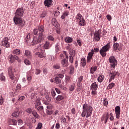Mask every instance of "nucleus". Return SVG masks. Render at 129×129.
<instances>
[{
	"label": "nucleus",
	"mask_w": 129,
	"mask_h": 129,
	"mask_svg": "<svg viewBox=\"0 0 129 129\" xmlns=\"http://www.w3.org/2000/svg\"><path fill=\"white\" fill-rule=\"evenodd\" d=\"M82 19H84V18H83V16H82L80 13H78L76 16V19L77 20V22L81 21V20H82Z\"/></svg>",
	"instance_id": "a878e982"
},
{
	"label": "nucleus",
	"mask_w": 129,
	"mask_h": 129,
	"mask_svg": "<svg viewBox=\"0 0 129 129\" xmlns=\"http://www.w3.org/2000/svg\"><path fill=\"white\" fill-rule=\"evenodd\" d=\"M15 90H16V92H19V91H20V90H21L20 85H18L16 86Z\"/></svg>",
	"instance_id": "864d4df0"
},
{
	"label": "nucleus",
	"mask_w": 129,
	"mask_h": 129,
	"mask_svg": "<svg viewBox=\"0 0 129 129\" xmlns=\"http://www.w3.org/2000/svg\"><path fill=\"white\" fill-rule=\"evenodd\" d=\"M24 15V10L22 8H18L15 12V17H20L22 18Z\"/></svg>",
	"instance_id": "f8f14e48"
},
{
	"label": "nucleus",
	"mask_w": 129,
	"mask_h": 129,
	"mask_svg": "<svg viewBox=\"0 0 129 129\" xmlns=\"http://www.w3.org/2000/svg\"><path fill=\"white\" fill-rule=\"evenodd\" d=\"M97 70V67L95 66L94 67H92L90 69V73L91 74H94V72Z\"/></svg>",
	"instance_id": "ea45409f"
},
{
	"label": "nucleus",
	"mask_w": 129,
	"mask_h": 129,
	"mask_svg": "<svg viewBox=\"0 0 129 129\" xmlns=\"http://www.w3.org/2000/svg\"><path fill=\"white\" fill-rule=\"evenodd\" d=\"M82 80H83V76H81L78 78V84H82Z\"/></svg>",
	"instance_id": "c03bdc74"
},
{
	"label": "nucleus",
	"mask_w": 129,
	"mask_h": 129,
	"mask_svg": "<svg viewBox=\"0 0 129 129\" xmlns=\"http://www.w3.org/2000/svg\"><path fill=\"white\" fill-rule=\"evenodd\" d=\"M46 16H47V12L44 11L41 14L40 18H42V19H43V18H45Z\"/></svg>",
	"instance_id": "8fccbe9b"
},
{
	"label": "nucleus",
	"mask_w": 129,
	"mask_h": 129,
	"mask_svg": "<svg viewBox=\"0 0 129 129\" xmlns=\"http://www.w3.org/2000/svg\"><path fill=\"white\" fill-rule=\"evenodd\" d=\"M12 53L16 56L17 55V56H20V55H21V50L18 49H14L13 50Z\"/></svg>",
	"instance_id": "b1692460"
},
{
	"label": "nucleus",
	"mask_w": 129,
	"mask_h": 129,
	"mask_svg": "<svg viewBox=\"0 0 129 129\" xmlns=\"http://www.w3.org/2000/svg\"><path fill=\"white\" fill-rule=\"evenodd\" d=\"M3 46L6 47V48H10V44L8 39V37H5L2 43Z\"/></svg>",
	"instance_id": "4468645a"
},
{
	"label": "nucleus",
	"mask_w": 129,
	"mask_h": 129,
	"mask_svg": "<svg viewBox=\"0 0 129 129\" xmlns=\"http://www.w3.org/2000/svg\"><path fill=\"white\" fill-rule=\"evenodd\" d=\"M109 115L110 116V120H111V121H112V120H114V117L113 116L112 112L110 113Z\"/></svg>",
	"instance_id": "5fc2aeb1"
},
{
	"label": "nucleus",
	"mask_w": 129,
	"mask_h": 129,
	"mask_svg": "<svg viewBox=\"0 0 129 129\" xmlns=\"http://www.w3.org/2000/svg\"><path fill=\"white\" fill-rule=\"evenodd\" d=\"M64 99V96L58 95L55 99V102L57 104H60L61 100H63Z\"/></svg>",
	"instance_id": "dca6fc26"
},
{
	"label": "nucleus",
	"mask_w": 129,
	"mask_h": 129,
	"mask_svg": "<svg viewBox=\"0 0 129 129\" xmlns=\"http://www.w3.org/2000/svg\"><path fill=\"white\" fill-rule=\"evenodd\" d=\"M60 57L61 58V59H64V58L68 59V55H67V53L64 51L62 53H61L60 54Z\"/></svg>",
	"instance_id": "393cba45"
},
{
	"label": "nucleus",
	"mask_w": 129,
	"mask_h": 129,
	"mask_svg": "<svg viewBox=\"0 0 129 129\" xmlns=\"http://www.w3.org/2000/svg\"><path fill=\"white\" fill-rule=\"evenodd\" d=\"M26 112L30 114L33 112V111L31 108H29L26 109Z\"/></svg>",
	"instance_id": "4d7b16f0"
},
{
	"label": "nucleus",
	"mask_w": 129,
	"mask_h": 129,
	"mask_svg": "<svg viewBox=\"0 0 129 129\" xmlns=\"http://www.w3.org/2000/svg\"><path fill=\"white\" fill-rule=\"evenodd\" d=\"M104 79V76L100 75L98 78L97 80L98 82H99L100 83H101V82L103 81Z\"/></svg>",
	"instance_id": "4c0bfd02"
},
{
	"label": "nucleus",
	"mask_w": 129,
	"mask_h": 129,
	"mask_svg": "<svg viewBox=\"0 0 129 129\" xmlns=\"http://www.w3.org/2000/svg\"><path fill=\"white\" fill-rule=\"evenodd\" d=\"M118 75V72H116L114 71V70H112L111 71L109 72V77L110 79H109V83H110L112 80H114V78H115V76Z\"/></svg>",
	"instance_id": "0eeeda50"
},
{
	"label": "nucleus",
	"mask_w": 129,
	"mask_h": 129,
	"mask_svg": "<svg viewBox=\"0 0 129 129\" xmlns=\"http://www.w3.org/2000/svg\"><path fill=\"white\" fill-rule=\"evenodd\" d=\"M24 56L26 57H28V58H31L32 57V53L30 50H26L25 51Z\"/></svg>",
	"instance_id": "4be33fe9"
},
{
	"label": "nucleus",
	"mask_w": 129,
	"mask_h": 129,
	"mask_svg": "<svg viewBox=\"0 0 129 129\" xmlns=\"http://www.w3.org/2000/svg\"><path fill=\"white\" fill-rule=\"evenodd\" d=\"M65 80L66 83H69L71 81V78L69 76H66Z\"/></svg>",
	"instance_id": "a18cd8bd"
},
{
	"label": "nucleus",
	"mask_w": 129,
	"mask_h": 129,
	"mask_svg": "<svg viewBox=\"0 0 129 129\" xmlns=\"http://www.w3.org/2000/svg\"><path fill=\"white\" fill-rule=\"evenodd\" d=\"M73 57L74 56H71V55H70L69 56V60L70 63H73V60H74Z\"/></svg>",
	"instance_id": "0e129e2a"
},
{
	"label": "nucleus",
	"mask_w": 129,
	"mask_h": 129,
	"mask_svg": "<svg viewBox=\"0 0 129 129\" xmlns=\"http://www.w3.org/2000/svg\"><path fill=\"white\" fill-rule=\"evenodd\" d=\"M8 71L10 79H11V80H14L15 82H17V78L14 76V72H13V67H9Z\"/></svg>",
	"instance_id": "1a4fd4ad"
},
{
	"label": "nucleus",
	"mask_w": 129,
	"mask_h": 129,
	"mask_svg": "<svg viewBox=\"0 0 129 129\" xmlns=\"http://www.w3.org/2000/svg\"><path fill=\"white\" fill-rule=\"evenodd\" d=\"M115 113L117 119H119L120 117V107L119 106H117L115 107Z\"/></svg>",
	"instance_id": "ddd939ff"
},
{
	"label": "nucleus",
	"mask_w": 129,
	"mask_h": 129,
	"mask_svg": "<svg viewBox=\"0 0 129 129\" xmlns=\"http://www.w3.org/2000/svg\"><path fill=\"white\" fill-rule=\"evenodd\" d=\"M55 51L56 53L58 52H60L61 51V47H60V45L59 43H57L55 46Z\"/></svg>",
	"instance_id": "cd10ccee"
},
{
	"label": "nucleus",
	"mask_w": 129,
	"mask_h": 129,
	"mask_svg": "<svg viewBox=\"0 0 129 129\" xmlns=\"http://www.w3.org/2000/svg\"><path fill=\"white\" fill-rule=\"evenodd\" d=\"M37 109L39 112L40 111H43V110H44V107H43V106H39L37 107Z\"/></svg>",
	"instance_id": "09e8293b"
},
{
	"label": "nucleus",
	"mask_w": 129,
	"mask_h": 129,
	"mask_svg": "<svg viewBox=\"0 0 129 129\" xmlns=\"http://www.w3.org/2000/svg\"><path fill=\"white\" fill-rule=\"evenodd\" d=\"M0 80L4 82H6V77L4 75V73H2L0 74Z\"/></svg>",
	"instance_id": "c9c22d12"
},
{
	"label": "nucleus",
	"mask_w": 129,
	"mask_h": 129,
	"mask_svg": "<svg viewBox=\"0 0 129 129\" xmlns=\"http://www.w3.org/2000/svg\"><path fill=\"white\" fill-rule=\"evenodd\" d=\"M61 64L62 67H68L69 63H68V59L64 58L61 61Z\"/></svg>",
	"instance_id": "a211bd4d"
},
{
	"label": "nucleus",
	"mask_w": 129,
	"mask_h": 129,
	"mask_svg": "<svg viewBox=\"0 0 129 129\" xmlns=\"http://www.w3.org/2000/svg\"><path fill=\"white\" fill-rule=\"evenodd\" d=\"M75 89L74 85H72L71 87H70V91H73L74 89Z\"/></svg>",
	"instance_id": "69168bd1"
},
{
	"label": "nucleus",
	"mask_w": 129,
	"mask_h": 129,
	"mask_svg": "<svg viewBox=\"0 0 129 129\" xmlns=\"http://www.w3.org/2000/svg\"><path fill=\"white\" fill-rule=\"evenodd\" d=\"M13 21L15 25H19L21 27H24L26 23L23 20V18L18 16H15L13 18Z\"/></svg>",
	"instance_id": "20e7f679"
},
{
	"label": "nucleus",
	"mask_w": 129,
	"mask_h": 129,
	"mask_svg": "<svg viewBox=\"0 0 129 129\" xmlns=\"http://www.w3.org/2000/svg\"><path fill=\"white\" fill-rule=\"evenodd\" d=\"M8 58V61H9L10 63H14L16 60H17V61H19V60H20L19 56L16 55L10 54Z\"/></svg>",
	"instance_id": "9d476101"
},
{
	"label": "nucleus",
	"mask_w": 129,
	"mask_h": 129,
	"mask_svg": "<svg viewBox=\"0 0 129 129\" xmlns=\"http://www.w3.org/2000/svg\"><path fill=\"white\" fill-rule=\"evenodd\" d=\"M78 22V25L81 26H86V22H85V19L82 18V20H79Z\"/></svg>",
	"instance_id": "6ab92c4d"
},
{
	"label": "nucleus",
	"mask_w": 129,
	"mask_h": 129,
	"mask_svg": "<svg viewBox=\"0 0 129 129\" xmlns=\"http://www.w3.org/2000/svg\"><path fill=\"white\" fill-rule=\"evenodd\" d=\"M70 74L71 75L74 74V67L73 66H70Z\"/></svg>",
	"instance_id": "f704fd0d"
},
{
	"label": "nucleus",
	"mask_w": 129,
	"mask_h": 129,
	"mask_svg": "<svg viewBox=\"0 0 129 129\" xmlns=\"http://www.w3.org/2000/svg\"><path fill=\"white\" fill-rule=\"evenodd\" d=\"M30 75H31V71H29L28 73H27V75L28 83H30V82H31V81L32 80V76H31Z\"/></svg>",
	"instance_id": "2f4dec72"
},
{
	"label": "nucleus",
	"mask_w": 129,
	"mask_h": 129,
	"mask_svg": "<svg viewBox=\"0 0 129 129\" xmlns=\"http://www.w3.org/2000/svg\"><path fill=\"white\" fill-rule=\"evenodd\" d=\"M24 63L25 64H26V65H30V64L31 63V62H30L29 60H28L27 59H26L24 60Z\"/></svg>",
	"instance_id": "052dcab7"
},
{
	"label": "nucleus",
	"mask_w": 129,
	"mask_h": 129,
	"mask_svg": "<svg viewBox=\"0 0 129 129\" xmlns=\"http://www.w3.org/2000/svg\"><path fill=\"white\" fill-rule=\"evenodd\" d=\"M114 86H115V84L114 83H111L108 85L107 89H108V90L112 89Z\"/></svg>",
	"instance_id": "72a5a7b5"
},
{
	"label": "nucleus",
	"mask_w": 129,
	"mask_h": 129,
	"mask_svg": "<svg viewBox=\"0 0 129 129\" xmlns=\"http://www.w3.org/2000/svg\"><path fill=\"white\" fill-rule=\"evenodd\" d=\"M51 23L52 25H53V26L54 27H56L57 25L58 24V22H57V20L55 18H52Z\"/></svg>",
	"instance_id": "58836bf2"
},
{
	"label": "nucleus",
	"mask_w": 129,
	"mask_h": 129,
	"mask_svg": "<svg viewBox=\"0 0 129 129\" xmlns=\"http://www.w3.org/2000/svg\"><path fill=\"white\" fill-rule=\"evenodd\" d=\"M44 40H45V35L44 34H39L37 37L35 36L33 37V39L32 40L31 44L37 45V44H40L42 43Z\"/></svg>",
	"instance_id": "f03ea898"
},
{
	"label": "nucleus",
	"mask_w": 129,
	"mask_h": 129,
	"mask_svg": "<svg viewBox=\"0 0 129 129\" xmlns=\"http://www.w3.org/2000/svg\"><path fill=\"white\" fill-rule=\"evenodd\" d=\"M101 38V29L96 31L94 34L93 41L95 42H99Z\"/></svg>",
	"instance_id": "423d86ee"
},
{
	"label": "nucleus",
	"mask_w": 129,
	"mask_h": 129,
	"mask_svg": "<svg viewBox=\"0 0 129 129\" xmlns=\"http://www.w3.org/2000/svg\"><path fill=\"white\" fill-rule=\"evenodd\" d=\"M93 108L90 105L87 104H84L83 106V111L81 116L82 117H89L92 114V110Z\"/></svg>",
	"instance_id": "f257e3e1"
},
{
	"label": "nucleus",
	"mask_w": 129,
	"mask_h": 129,
	"mask_svg": "<svg viewBox=\"0 0 129 129\" xmlns=\"http://www.w3.org/2000/svg\"><path fill=\"white\" fill-rule=\"evenodd\" d=\"M94 54V51L93 50V49H92L91 52H89L88 56H87L88 63H89L91 61V59H92V56H93Z\"/></svg>",
	"instance_id": "f3484780"
},
{
	"label": "nucleus",
	"mask_w": 129,
	"mask_h": 129,
	"mask_svg": "<svg viewBox=\"0 0 129 129\" xmlns=\"http://www.w3.org/2000/svg\"><path fill=\"white\" fill-rule=\"evenodd\" d=\"M35 56L36 58H40V59H42V58H45L46 57V53L45 52V50L36 52L35 53Z\"/></svg>",
	"instance_id": "9b49d317"
},
{
	"label": "nucleus",
	"mask_w": 129,
	"mask_h": 129,
	"mask_svg": "<svg viewBox=\"0 0 129 129\" xmlns=\"http://www.w3.org/2000/svg\"><path fill=\"white\" fill-rule=\"evenodd\" d=\"M57 77H58V78H61V79L62 78H64V75L63 74H57Z\"/></svg>",
	"instance_id": "e2e57ef3"
},
{
	"label": "nucleus",
	"mask_w": 129,
	"mask_h": 129,
	"mask_svg": "<svg viewBox=\"0 0 129 129\" xmlns=\"http://www.w3.org/2000/svg\"><path fill=\"white\" fill-rule=\"evenodd\" d=\"M109 117V114L108 112L105 113L101 117V121H103L104 120V123H106L107 122V120H108V118Z\"/></svg>",
	"instance_id": "2eb2a0df"
},
{
	"label": "nucleus",
	"mask_w": 129,
	"mask_h": 129,
	"mask_svg": "<svg viewBox=\"0 0 129 129\" xmlns=\"http://www.w3.org/2000/svg\"><path fill=\"white\" fill-rule=\"evenodd\" d=\"M68 15H69V13L68 12H64L61 16L62 20H64V19H65V18H66Z\"/></svg>",
	"instance_id": "37998d69"
},
{
	"label": "nucleus",
	"mask_w": 129,
	"mask_h": 129,
	"mask_svg": "<svg viewBox=\"0 0 129 129\" xmlns=\"http://www.w3.org/2000/svg\"><path fill=\"white\" fill-rule=\"evenodd\" d=\"M119 47V44L117 43H115L113 44V47L114 48L115 51H117V50L120 51Z\"/></svg>",
	"instance_id": "79ce46f5"
},
{
	"label": "nucleus",
	"mask_w": 129,
	"mask_h": 129,
	"mask_svg": "<svg viewBox=\"0 0 129 129\" xmlns=\"http://www.w3.org/2000/svg\"><path fill=\"white\" fill-rule=\"evenodd\" d=\"M11 121L13 125H17V120L12 119L11 120Z\"/></svg>",
	"instance_id": "bf43d9fd"
},
{
	"label": "nucleus",
	"mask_w": 129,
	"mask_h": 129,
	"mask_svg": "<svg viewBox=\"0 0 129 129\" xmlns=\"http://www.w3.org/2000/svg\"><path fill=\"white\" fill-rule=\"evenodd\" d=\"M45 28L44 27V26L40 25L38 27V31L39 34H41V35H43V33H44V30Z\"/></svg>",
	"instance_id": "5701e85b"
},
{
	"label": "nucleus",
	"mask_w": 129,
	"mask_h": 129,
	"mask_svg": "<svg viewBox=\"0 0 129 129\" xmlns=\"http://www.w3.org/2000/svg\"><path fill=\"white\" fill-rule=\"evenodd\" d=\"M42 126H43V124H42V123H39L36 129H41L42 128Z\"/></svg>",
	"instance_id": "13d9d810"
},
{
	"label": "nucleus",
	"mask_w": 129,
	"mask_h": 129,
	"mask_svg": "<svg viewBox=\"0 0 129 129\" xmlns=\"http://www.w3.org/2000/svg\"><path fill=\"white\" fill-rule=\"evenodd\" d=\"M25 40H26V41L27 43H28V44H31L32 40H31V34L30 33H28V34L27 35V36L26 37Z\"/></svg>",
	"instance_id": "412c9836"
},
{
	"label": "nucleus",
	"mask_w": 129,
	"mask_h": 129,
	"mask_svg": "<svg viewBox=\"0 0 129 129\" xmlns=\"http://www.w3.org/2000/svg\"><path fill=\"white\" fill-rule=\"evenodd\" d=\"M109 62L110 64L111 67L113 68V69L115 68V66L117 65V60L115 59V57L113 56H111L109 58Z\"/></svg>",
	"instance_id": "6e6552de"
},
{
	"label": "nucleus",
	"mask_w": 129,
	"mask_h": 129,
	"mask_svg": "<svg viewBox=\"0 0 129 129\" xmlns=\"http://www.w3.org/2000/svg\"><path fill=\"white\" fill-rule=\"evenodd\" d=\"M82 84H79L78 83L77 85V90L78 91H80L81 90V89L82 88Z\"/></svg>",
	"instance_id": "6e6d98bb"
},
{
	"label": "nucleus",
	"mask_w": 129,
	"mask_h": 129,
	"mask_svg": "<svg viewBox=\"0 0 129 129\" xmlns=\"http://www.w3.org/2000/svg\"><path fill=\"white\" fill-rule=\"evenodd\" d=\"M45 93H46V90L43 89L42 91L40 92V94L41 95H45Z\"/></svg>",
	"instance_id": "774afa93"
},
{
	"label": "nucleus",
	"mask_w": 129,
	"mask_h": 129,
	"mask_svg": "<svg viewBox=\"0 0 129 129\" xmlns=\"http://www.w3.org/2000/svg\"><path fill=\"white\" fill-rule=\"evenodd\" d=\"M69 52L70 54L71 55V56L75 57V55H76V51H75V50L70 49H69Z\"/></svg>",
	"instance_id": "c756f323"
},
{
	"label": "nucleus",
	"mask_w": 129,
	"mask_h": 129,
	"mask_svg": "<svg viewBox=\"0 0 129 129\" xmlns=\"http://www.w3.org/2000/svg\"><path fill=\"white\" fill-rule=\"evenodd\" d=\"M103 105L104 106L107 107V105H108V101L107 100V99L104 98L103 100Z\"/></svg>",
	"instance_id": "de8ad7c7"
},
{
	"label": "nucleus",
	"mask_w": 129,
	"mask_h": 129,
	"mask_svg": "<svg viewBox=\"0 0 129 129\" xmlns=\"http://www.w3.org/2000/svg\"><path fill=\"white\" fill-rule=\"evenodd\" d=\"M35 104V108L37 109V107H38L39 105H41V100H40V99H37L36 100Z\"/></svg>",
	"instance_id": "c85d7f7f"
},
{
	"label": "nucleus",
	"mask_w": 129,
	"mask_h": 129,
	"mask_svg": "<svg viewBox=\"0 0 129 129\" xmlns=\"http://www.w3.org/2000/svg\"><path fill=\"white\" fill-rule=\"evenodd\" d=\"M47 39H48L49 41H54V37H53V36H52L51 35H49L47 37Z\"/></svg>",
	"instance_id": "680f3d73"
},
{
	"label": "nucleus",
	"mask_w": 129,
	"mask_h": 129,
	"mask_svg": "<svg viewBox=\"0 0 129 129\" xmlns=\"http://www.w3.org/2000/svg\"><path fill=\"white\" fill-rule=\"evenodd\" d=\"M44 4L45 7L49 8L50 6L52 4V0H45L44 2Z\"/></svg>",
	"instance_id": "aec40b11"
},
{
	"label": "nucleus",
	"mask_w": 129,
	"mask_h": 129,
	"mask_svg": "<svg viewBox=\"0 0 129 129\" xmlns=\"http://www.w3.org/2000/svg\"><path fill=\"white\" fill-rule=\"evenodd\" d=\"M53 68L54 69H60V68H61V67L60 66V64H56L53 65Z\"/></svg>",
	"instance_id": "603ef678"
},
{
	"label": "nucleus",
	"mask_w": 129,
	"mask_h": 129,
	"mask_svg": "<svg viewBox=\"0 0 129 129\" xmlns=\"http://www.w3.org/2000/svg\"><path fill=\"white\" fill-rule=\"evenodd\" d=\"M97 88H98V85L96 82L93 83L90 86V90H92L91 94L93 96V97H95L96 95H97Z\"/></svg>",
	"instance_id": "39448f33"
},
{
	"label": "nucleus",
	"mask_w": 129,
	"mask_h": 129,
	"mask_svg": "<svg viewBox=\"0 0 129 129\" xmlns=\"http://www.w3.org/2000/svg\"><path fill=\"white\" fill-rule=\"evenodd\" d=\"M44 49H49L50 48V42L49 41H46L44 45Z\"/></svg>",
	"instance_id": "a19ab883"
},
{
	"label": "nucleus",
	"mask_w": 129,
	"mask_h": 129,
	"mask_svg": "<svg viewBox=\"0 0 129 129\" xmlns=\"http://www.w3.org/2000/svg\"><path fill=\"white\" fill-rule=\"evenodd\" d=\"M32 114L34 117H36V118H40V115L38 114L37 113V111L36 110L32 111Z\"/></svg>",
	"instance_id": "e433bc0d"
},
{
	"label": "nucleus",
	"mask_w": 129,
	"mask_h": 129,
	"mask_svg": "<svg viewBox=\"0 0 129 129\" xmlns=\"http://www.w3.org/2000/svg\"><path fill=\"white\" fill-rule=\"evenodd\" d=\"M81 63L82 66H85V65H86V60L85 58H82L81 60Z\"/></svg>",
	"instance_id": "49530a36"
},
{
	"label": "nucleus",
	"mask_w": 129,
	"mask_h": 129,
	"mask_svg": "<svg viewBox=\"0 0 129 129\" xmlns=\"http://www.w3.org/2000/svg\"><path fill=\"white\" fill-rule=\"evenodd\" d=\"M64 41L66 43H72L73 42V38L69 37H65Z\"/></svg>",
	"instance_id": "bb28decb"
},
{
	"label": "nucleus",
	"mask_w": 129,
	"mask_h": 129,
	"mask_svg": "<svg viewBox=\"0 0 129 129\" xmlns=\"http://www.w3.org/2000/svg\"><path fill=\"white\" fill-rule=\"evenodd\" d=\"M54 83H56V84H61V79L58 77H56L54 78Z\"/></svg>",
	"instance_id": "473e14b6"
},
{
	"label": "nucleus",
	"mask_w": 129,
	"mask_h": 129,
	"mask_svg": "<svg viewBox=\"0 0 129 129\" xmlns=\"http://www.w3.org/2000/svg\"><path fill=\"white\" fill-rule=\"evenodd\" d=\"M110 49V42L107 43L106 45H104L100 50V54L102 57H105L106 56V52L109 51Z\"/></svg>",
	"instance_id": "7ed1b4c3"
},
{
	"label": "nucleus",
	"mask_w": 129,
	"mask_h": 129,
	"mask_svg": "<svg viewBox=\"0 0 129 129\" xmlns=\"http://www.w3.org/2000/svg\"><path fill=\"white\" fill-rule=\"evenodd\" d=\"M47 109L51 110L53 108V105L51 104H47Z\"/></svg>",
	"instance_id": "3c124183"
},
{
	"label": "nucleus",
	"mask_w": 129,
	"mask_h": 129,
	"mask_svg": "<svg viewBox=\"0 0 129 129\" xmlns=\"http://www.w3.org/2000/svg\"><path fill=\"white\" fill-rule=\"evenodd\" d=\"M20 111H17L12 113V115L13 117H19L20 115Z\"/></svg>",
	"instance_id": "7c9ffc66"
},
{
	"label": "nucleus",
	"mask_w": 129,
	"mask_h": 129,
	"mask_svg": "<svg viewBox=\"0 0 129 129\" xmlns=\"http://www.w3.org/2000/svg\"><path fill=\"white\" fill-rule=\"evenodd\" d=\"M107 19L108 20V21H111V20H112V18L111 17V16L108 15L106 16Z\"/></svg>",
	"instance_id": "338daca9"
}]
</instances>
